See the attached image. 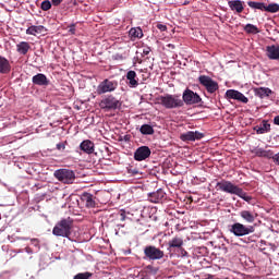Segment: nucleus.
<instances>
[{
	"instance_id": "14",
	"label": "nucleus",
	"mask_w": 279,
	"mask_h": 279,
	"mask_svg": "<svg viewBox=\"0 0 279 279\" xmlns=\"http://www.w3.org/2000/svg\"><path fill=\"white\" fill-rule=\"evenodd\" d=\"M167 197V193L162 189L157 190L156 192H151L148 194V199L151 204H160L162 199Z\"/></svg>"
},
{
	"instance_id": "21",
	"label": "nucleus",
	"mask_w": 279,
	"mask_h": 279,
	"mask_svg": "<svg viewBox=\"0 0 279 279\" xmlns=\"http://www.w3.org/2000/svg\"><path fill=\"white\" fill-rule=\"evenodd\" d=\"M80 149L85 154H93L95 151V143L90 140H85L81 143Z\"/></svg>"
},
{
	"instance_id": "37",
	"label": "nucleus",
	"mask_w": 279,
	"mask_h": 279,
	"mask_svg": "<svg viewBox=\"0 0 279 279\" xmlns=\"http://www.w3.org/2000/svg\"><path fill=\"white\" fill-rule=\"evenodd\" d=\"M119 215H120V221H125V218H126V216H125V210H124V209H121V210L119 211Z\"/></svg>"
},
{
	"instance_id": "42",
	"label": "nucleus",
	"mask_w": 279,
	"mask_h": 279,
	"mask_svg": "<svg viewBox=\"0 0 279 279\" xmlns=\"http://www.w3.org/2000/svg\"><path fill=\"white\" fill-rule=\"evenodd\" d=\"M129 173H131L132 175H138V170L137 169H130Z\"/></svg>"
},
{
	"instance_id": "39",
	"label": "nucleus",
	"mask_w": 279,
	"mask_h": 279,
	"mask_svg": "<svg viewBox=\"0 0 279 279\" xmlns=\"http://www.w3.org/2000/svg\"><path fill=\"white\" fill-rule=\"evenodd\" d=\"M62 1L64 0H51L52 5H54V8H58V5H60V3H62Z\"/></svg>"
},
{
	"instance_id": "27",
	"label": "nucleus",
	"mask_w": 279,
	"mask_h": 279,
	"mask_svg": "<svg viewBox=\"0 0 279 279\" xmlns=\"http://www.w3.org/2000/svg\"><path fill=\"white\" fill-rule=\"evenodd\" d=\"M271 93L274 92L268 87H259L255 89V95H257V97H260V99H263L264 97H269Z\"/></svg>"
},
{
	"instance_id": "33",
	"label": "nucleus",
	"mask_w": 279,
	"mask_h": 279,
	"mask_svg": "<svg viewBox=\"0 0 279 279\" xmlns=\"http://www.w3.org/2000/svg\"><path fill=\"white\" fill-rule=\"evenodd\" d=\"M244 32H246V34H258L260 31L254 24H246L244 27Z\"/></svg>"
},
{
	"instance_id": "28",
	"label": "nucleus",
	"mask_w": 279,
	"mask_h": 279,
	"mask_svg": "<svg viewBox=\"0 0 279 279\" xmlns=\"http://www.w3.org/2000/svg\"><path fill=\"white\" fill-rule=\"evenodd\" d=\"M255 156H258L259 158H274V151L257 148L255 149Z\"/></svg>"
},
{
	"instance_id": "31",
	"label": "nucleus",
	"mask_w": 279,
	"mask_h": 279,
	"mask_svg": "<svg viewBox=\"0 0 279 279\" xmlns=\"http://www.w3.org/2000/svg\"><path fill=\"white\" fill-rule=\"evenodd\" d=\"M140 132L145 136H151V134H154V126L149 124H143L140 129Z\"/></svg>"
},
{
	"instance_id": "11",
	"label": "nucleus",
	"mask_w": 279,
	"mask_h": 279,
	"mask_svg": "<svg viewBox=\"0 0 279 279\" xmlns=\"http://www.w3.org/2000/svg\"><path fill=\"white\" fill-rule=\"evenodd\" d=\"M204 136L205 134L198 131H187L180 135V141H183V143H193L195 141H202Z\"/></svg>"
},
{
	"instance_id": "1",
	"label": "nucleus",
	"mask_w": 279,
	"mask_h": 279,
	"mask_svg": "<svg viewBox=\"0 0 279 279\" xmlns=\"http://www.w3.org/2000/svg\"><path fill=\"white\" fill-rule=\"evenodd\" d=\"M216 190L222 191L223 193H229L230 195H238V197H241V199H244V202H252V196L247 195L243 189L239 187V185H234L230 181L221 180L217 182Z\"/></svg>"
},
{
	"instance_id": "22",
	"label": "nucleus",
	"mask_w": 279,
	"mask_h": 279,
	"mask_svg": "<svg viewBox=\"0 0 279 279\" xmlns=\"http://www.w3.org/2000/svg\"><path fill=\"white\" fill-rule=\"evenodd\" d=\"M126 80L130 88H136V86H138V80L136 78V72H134V70H130L126 73Z\"/></svg>"
},
{
	"instance_id": "36",
	"label": "nucleus",
	"mask_w": 279,
	"mask_h": 279,
	"mask_svg": "<svg viewBox=\"0 0 279 279\" xmlns=\"http://www.w3.org/2000/svg\"><path fill=\"white\" fill-rule=\"evenodd\" d=\"M57 149L58 151H64V149H66V142L57 144Z\"/></svg>"
},
{
	"instance_id": "35",
	"label": "nucleus",
	"mask_w": 279,
	"mask_h": 279,
	"mask_svg": "<svg viewBox=\"0 0 279 279\" xmlns=\"http://www.w3.org/2000/svg\"><path fill=\"white\" fill-rule=\"evenodd\" d=\"M51 1L49 0H44L40 4V9L44 11V12H49V9L51 8Z\"/></svg>"
},
{
	"instance_id": "15",
	"label": "nucleus",
	"mask_w": 279,
	"mask_h": 279,
	"mask_svg": "<svg viewBox=\"0 0 279 279\" xmlns=\"http://www.w3.org/2000/svg\"><path fill=\"white\" fill-rule=\"evenodd\" d=\"M81 201L85 204L86 208H96L97 206V201H95L94 195L88 192H84L81 195Z\"/></svg>"
},
{
	"instance_id": "41",
	"label": "nucleus",
	"mask_w": 279,
	"mask_h": 279,
	"mask_svg": "<svg viewBox=\"0 0 279 279\" xmlns=\"http://www.w3.org/2000/svg\"><path fill=\"white\" fill-rule=\"evenodd\" d=\"M157 27L160 29V32H167V25L158 24Z\"/></svg>"
},
{
	"instance_id": "2",
	"label": "nucleus",
	"mask_w": 279,
	"mask_h": 279,
	"mask_svg": "<svg viewBox=\"0 0 279 279\" xmlns=\"http://www.w3.org/2000/svg\"><path fill=\"white\" fill-rule=\"evenodd\" d=\"M159 104L167 110H174L175 108H183L184 101L182 97L178 94H166L158 97Z\"/></svg>"
},
{
	"instance_id": "9",
	"label": "nucleus",
	"mask_w": 279,
	"mask_h": 279,
	"mask_svg": "<svg viewBox=\"0 0 279 279\" xmlns=\"http://www.w3.org/2000/svg\"><path fill=\"white\" fill-rule=\"evenodd\" d=\"M119 87V82L110 81L108 78L99 83L97 87V95H106V93H114Z\"/></svg>"
},
{
	"instance_id": "30",
	"label": "nucleus",
	"mask_w": 279,
	"mask_h": 279,
	"mask_svg": "<svg viewBox=\"0 0 279 279\" xmlns=\"http://www.w3.org/2000/svg\"><path fill=\"white\" fill-rule=\"evenodd\" d=\"M129 35L132 40H134V38H143V29L141 27L131 28Z\"/></svg>"
},
{
	"instance_id": "34",
	"label": "nucleus",
	"mask_w": 279,
	"mask_h": 279,
	"mask_svg": "<svg viewBox=\"0 0 279 279\" xmlns=\"http://www.w3.org/2000/svg\"><path fill=\"white\" fill-rule=\"evenodd\" d=\"M93 278V272H78L77 275L74 276L73 279H90Z\"/></svg>"
},
{
	"instance_id": "10",
	"label": "nucleus",
	"mask_w": 279,
	"mask_h": 279,
	"mask_svg": "<svg viewBox=\"0 0 279 279\" xmlns=\"http://www.w3.org/2000/svg\"><path fill=\"white\" fill-rule=\"evenodd\" d=\"M182 101H183V106L185 104V106H195L197 104H202V97L197 95V93L193 92L190 88H186L183 92L182 95Z\"/></svg>"
},
{
	"instance_id": "43",
	"label": "nucleus",
	"mask_w": 279,
	"mask_h": 279,
	"mask_svg": "<svg viewBox=\"0 0 279 279\" xmlns=\"http://www.w3.org/2000/svg\"><path fill=\"white\" fill-rule=\"evenodd\" d=\"M272 159L275 160V162H277V165H279V153L276 155L272 154Z\"/></svg>"
},
{
	"instance_id": "25",
	"label": "nucleus",
	"mask_w": 279,
	"mask_h": 279,
	"mask_svg": "<svg viewBox=\"0 0 279 279\" xmlns=\"http://www.w3.org/2000/svg\"><path fill=\"white\" fill-rule=\"evenodd\" d=\"M240 217L246 221V223H254V221H256V216H254L250 210L240 211Z\"/></svg>"
},
{
	"instance_id": "12",
	"label": "nucleus",
	"mask_w": 279,
	"mask_h": 279,
	"mask_svg": "<svg viewBox=\"0 0 279 279\" xmlns=\"http://www.w3.org/2000/svg\"><path fill=\"white\" fill-rule=\"evenodd\" d=\"M149 156H151V149L148 146H141L134 153V160L143 162V160H147Z\"/></svg>"
},
{
	"instance_id": "3",
	"label": "nucleus",
	"mask_w": 279,
	"mask_h": 279,
	"mask_svg": "<svg viewBox=\"0 0 279 279\" xmlns=\"http://www.w3.org/2000/svg\"><path fill=\"white\" fill-rule=\"evenodd\" d=\"M71 230H73V219L71 217L63 218L52 229V234L54 236H63L69 239L71 236Z\"/></svg>"
},
{
	"instance_id": "45",
	"label": "nucleus",
	"mask_w": 279,
	"mask_h": 279,
	"mask_svg": "<svg viewBox=\"0 0 279 279\" xmlns=\"http://www.w3.org/2000/svg\"><path fill=\"white\" fill-rule=\"evenodd\" d=\"M116 60H123V54H116Z\"/></svg>"
},
{
	"instance_id": "23",
	"label": "nucleus",
	"mask_w": 279,
	"mask_h": 279,
	"mask_svg": "<svg viewBox=\"0 0 279 279\" xmlns=\"http://www.w3.org/2000/svg\"><path fill=\"white\" fill-rule=\"evenodd\" d=\"M44 32H47V29L43 25H33L26 29V34L28 36H36L37 34H43Z\"/></svg>"
},
{
	"instance_id": "4",
	"label": "nucleus",
	"mask_w": 279,
	"mask_h": 279,
	"mask_svg": "<svg viewBox=\"0 0 279 279\" xmlns=\"http://www.w3.org/2000/svg\"><path fill=\"white\" fill-rule=\"evenodd\" d=\"M255 230L254 226H245L241 222H234L229 228V232L234 236H247V234L254 233Z\"/></svg>"
},
{
	"instance_id": "6",
	"label": "nucleus",
	"mask_w": 279,
	"mask_h": 279,
	"mask_svg": "<svg viewBox=\"0 0 279 279\" xmlns=\"http://www.w3.org/2000/svg\"><path fill=\"white\" fill-rule=\"evenodd\" d=\"M54 178L62 184H73L75 182V172L69 169H59L53 173Z\"/></svg>"
},
{
	"instance_id": "7",
	"label": "nucleus",
	"mask_w": 279,
	"mask_h": 279,
	"mask_svg": "<svg viewBox=\"0 0 279 279\" xmlns=\"http://www.w3.org/2000/svg\"><path fill=\"white\" fill-rule=\"evenodd\" d=\"M198 82L201 86H204L209 95H214V93H217V90H219V83H217L208 75H201L198 77Z\"/></svg>"
},
{
	"instance_id": "26",
	"label": "nucleus",
	"mask_w": 279,
	"mask_h": 279,
	"mask_svg": "<svg viewBox=\"0 0 279 279\" xmlns=\"http://www.w3.org/2000/svg\"><path fill=\"white\" fill-rule=\"evenodd\" d=\"M10 61L4 57H0V73L5 74L10 73Z\"/></svg>"
},
{
	"instance_id": "32",
	"label": "nucleus",
	"mask_w": 279,
	"mask_h": 279,
	"mask_svg": "<svg viewBox=\"0 0 279 279\" xmlns=\"http://www.w3.org/2000/svg\"><path fill=\"white\" fill-rule=\"evenodd\" d=\"M265 12H269L270 14H276V12H279V4L275 2L266 4Z\"/></svg>"
},
{
	"instance_id": "29",
	"label": "nucleus",
	"mask_w": 279,
	"mask_h": 279,
	"mask_svg": "<svg viewBox=\"0 0 279 279\" xmlns=\"http://www.w3.org/2000/svg\"><path fill=\"white\" fill-rule=\"evenodd\" d=\"M247 5L252 10H260L262 12H265V8H266L265 2H256V1H248Z\"/></svg>"
},
{
	"instance_id": "18",
	"label": "nucleus",
	"mask_w": 279,
	"mask_h": 279,
	"mask_svg": "<svg viewBox=\"0 0 279 279\" xmlns=\"http://www.w3.org/2000/svg\"><path fill=\"white\" fill-rule=\"evenodd\" d=\"M32 82L35 84V86H49V80H47V75L43 73L34 75Z\"/></svg>"
},
{
	"instance_id": "19",
	"label": "nucleus",
	"mask_w": 279,
	"mask_h": 279,
	"mask_svg": "<svg viewBox=\"0 0 279 279\" xmlns=\"http://www.w3.org/2000/svg\"><path fill=\"white\" fill-rule=\"evenodd\" d=\"M256 134H268L271 132V124L267 120H263L262 123L254 128Z\"/></svg>"
},
{
	"instance_id": "40",
	"label": "nucleus",
	"mask_w": 279,
	"mask_h": 279,
	"mask_svg": "<svg viewBox=\"0 0 279 279\" xmlns=\"http://www.w3.org/2000/svg\"><path fill=\"white\" fill-rule=\"evenodd\" d=\"M150 52H151V48H144L143 49V56H149Z\"/></svg>"
},
{
	"instance_id": "44",
	"label": "nucleus",
	"mask_w": 279,
	"mask_h": 279,
	"mask_svg": "<svg viewBox=\"0 0 279 279\" xmlns=\"http://www.w3.org/2000/svg\"><path fill=\"white\" fill-rule=\"evenodd\" d=\"M274 124H275V125H279V116H276V117L274 118Z\"/></svg>"
},
{
	"instance_id": "8",
	"label": "nucleus",
	"mask_w": 279,
	"mask_h": 279,
	"mask_svg": "<svg viewBox=\"0 0 279 279\" xmlns=\"http://www.w3.org/2000/svg\"><path fill=\"white\" fill-rule=\"evenodd\" d=\"M144 256L148 260H160L165 258V251L156 247L155 245H148L144 248Z\"/></svg>"
},
{
	"instance_id": "5",
	"label": "nucleus",
	"mask_w": 279,
	"mask_h": 279,
	"mask_svg": "<svg viewBox=\"0 0 279 279\" xmlns=\"http://www.w3.org/2000/svg\"><path fill=\"white\" fill-rule=\"evenodd\" d=\"M99 107L105 112H110V110H119L121 108V100L117 99L113 95H108L100 102Z\"/></svg>"
},
{
	"instance_id": "17",
	"label": "nucleus",
	"mask_w": 279,
	"mask_h": 279,
	"mask_svg": "<svg viewBox=\"0 0 279 279\" xmlns=\"http://www.w3.org/2000/svg\"><path fill=\"white\" fill-rule=\"evenodd\" d=\"M245 2L241 0H229L228 5L232 12H236L238 14H241L243 10H245V7L243 5Z\"/></svg>"
},
{
	"instance_id": "16",
	"label": "nucleus",
	"mask_w": 279,
	"mask_h": 279,
	"mask_svg": "<svg viewBox=\"0 0 279 279\" xmlns=\"http://www.w3.org/2000/svg\"><path fill=\"white\" fill-rule=\"evenodd\" d=\"M183 246L184 240L177 235L168 242V252H171V250H182Z\"/></svg>"
},
{
	"instance_id": "24",
	"label": "nucleus",
	"mask_w": 279,
	"mask_h": 279,
	"mask_svg": "<svg viewBox=\"0 0 279 279\" xmlns=\"http://www.w3.org/2000/svg\"><path fill=\"white\" fill-rule=\"evenodd\" d=\"M32 49V46H29V43L27 41H21L16 45V51L17 53H21L22 56H27V52Z\"/></svg>"
},
{
	"instance_id": "20",
	"label": "nucleus",
	"mask_w": 279,
	"mask_h": 279,
	"mask_svg": "<svg viewBox=\"0 0 279 279\" xmlns=\"http://www.w3.org/2000/svg\"><path fill=\"white\" fill-rule=\"evenodd\" d=\"M266 51L269 60H279V45L267 46Z\"/></svg>"
},
{
	"instance_id": "38",
	"label": "nucleus",
	"mask_w": 279,
	"mask_h": 279,
	"mask_svg": "<svg viewBox=\"0 0 279 279\" xmlns=\"http://www.w3.org/2000/svg\"><path fill=\"white\" fill-rule=\"evenodd\" d=\"M69 34L75 35V24L69 26Z\"/></svg>"
},
{
	"instance_id": "13",
	"label": "nucleus",
	"mask_w": 279,
	"mask_h": 279,
	"mask_svg": "<svg viewBox=\"0 0 279 279\" xmlns=\"http://www.w3.org/2000/svg\"><path fill=\"white\" fill-rule=\"evenodd\" d=\"M227 99H235L236 101H241L242 104H247L250 99L243 95V93L236 89H228L226 92Z\"/></svg>"
}]
</instances>
